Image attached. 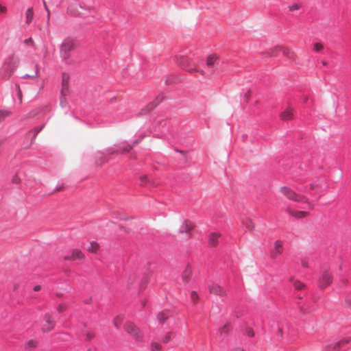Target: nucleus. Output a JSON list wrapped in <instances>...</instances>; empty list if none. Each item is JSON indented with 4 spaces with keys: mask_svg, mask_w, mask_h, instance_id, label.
<instances>
[{
    "mask_svg": "<svg viewBox=\"0 0 351 351\" xmlns=\"http://www.w3.org/2000/svg\"><path fill=\"white\" fill-rule=\"evenodd\" d=\"M99 249V245L97 243L93 241L90 243L89 246L88 247V251L91 253H97Z\"/></svg>",
    "mask_w": 351,
    "mask_h": 351,
    "instance_id": "obj_21",
    "label": "nucleus"
},
{
    "mask_svg": "<svg viewBox=\"0 0 351 351\" xmlns=\"http://www.w3.org/2000/svg\"><path fill=\"white\" fill-rule=\"evenodd\" d=\"M151 349L152 351H160L162 349V346L157 342H152L151 343Z\"/></svg>",
    "mask_w": 351,
    "mask_h": 351,
    "instance_id": "obj_25",
    "label": "nucleus"
},
{
    "mask_svg": "<svg viewBox=\"0 0 351 351\" xmlns=\"http://www.w3.org/2000/svg\"><path fill=\"white\" fill-rule=\"evenodd\" d=\"M169 311H161L157 315V319L160 323H164L169 319Z\"/></svg>",
    "mask_w": 351,
    "mask_h": 351,
    "instance_id": "obj_17",
    "label": "nucleus"
},
{
    "mask_svg": "<svg viewBox=\"0 0 351 351\" xmlns=\"http://www.w3.org/2000/svg\"><path fill=\"white\" fill-rule=\"evenodd\" d=\"M279 192L282 196L289 201L304 203L310 210H313L314 208V205L309 201L307 197L296 193L287 186H280L279 188Z\"/></svg>",
    "mask_w": 351,
    "mask_h": 351,
    "instance_id": "obj_1",
    "label": "nucleus"
},
{
    "mask_svg": "<svg viewBox=\"0 0 351 351\" xmlns=\"http://www.w3.org/2000/svg\"><path fill=\"white\" fill-rule=\"evenodd\" d=\"M84 258L85 255L81 250L78 249H73L71 251L70 254L65 255L63 257V259L64 261H74L77 260H83Z\"/></svg>",
    "mask_w": 351,
    "mask_h": 351,
    "instance_id": "obj_9",
    "label": "nucleus"
},
{
    "mask_svg": "<svg viewBox=\"0 0 351 351\" xmlns=\"http://www.w3.org/2000/svg\"><path fill=\"white\" fill-rule=\"evenodd\" d=\"M220 234L213 232L210 234L208 237V243L210 246L215 247L218 244Z\"/></svg>",
    "mask_w": 351,
    "mask_h": 351,
    "instance_id": "obj_16",
    "label": "nucleus"
},
{
    "mask_svg": "<svg viewBox=\"0 0 351 351\" xmlns=\"http://www.w3.org/2000/svg\"><path fill=\"white\" fill-rule=\"evenodd\" d=\"M171 332H169L165 335L162 340L163 343H167L171 340Z\"/></svg>",
    "mask_w": 351,
    "mask_h": 351,
    "instance_id": "obj_30",
    "label": "nucleus"
},
{
    "mask_svg": "<svg viewBox=\"0 0 351 351\" xmlns=\"http://www.w3.org/2000/svg\"><path fill=\"white\" fill-rule=\"evenodd\" d=\"M231 329V324L230 323L226 322L219 328L218 334L220 336V337H223L227 335L230 332Z\"/></svg>",
    "mask_w": 351,
    "mask_h": 351,
    "instance_id": "obj_15",
    "label": "nucleus"
},
{
    "mask_svg": "<svg viewBox=\"0 0 351 351\" xmlns=\"http://www.w3.org/2000/svg\"><path fill=\"white\" fill-rule=\"evenodd\" d=\"M86 340L90 341L95 337V334L91 331H88L86 332Z\"/></svg>",
    "mask_w": 351,
    "mask_h": 351,
    "instance_id": "obj_32",
    "label": "nucleus"
},
{
    "mask_svg": "<svg viewBox=\"0 0 351 351\" xmlns=\"http://www.w3.org/2000/svg\"><path fill=\"white\" fill-rule=\"evenodd\" d=\"M44 5H45V8H46V10H47V12H48L47 18H48V19H49V16H50L49 10L47 8V5H46L45 2H44Z\"/></svg>",
    "mask_w": 351,
    "mask_h": 351,
    "instance_id": "obj_47",
    "label": "nucleus"
},
{
    "mask_svg": "<svg viewBox=\"0 0 351 351\" xmlns=\"http://www.w3.org/2000/svg\"><path fill=\"white\" fill-rule=\"evenodd\" d=\"M283 243L281 241L277 240L274 242L272 250L270 252V258L276 259L283 252Z\"/></svg>",
    "mask_w": 351,
    "mask_h": 351,
    "instance_id": "obj_8",
    "label": "nucleus"
},
{
    "mask_svg": "<svg viewBox=\"0 0 351 351\" xmlns=\"http://www.w3.org/2000/svg\"><path fill=\"white\" fill-rule=\"evenodd\" d=\"M245 226L246 230L249 232L252 231L255 228V224L251 219H247L245 221Z\"/></svg>",
    "mask_w": 351,
    "mask_h": 351,
    "instance_id": "obj_24",
    "label": "nucleus"
},
{
    "mask_svg": "<svg viewBox=\"0 0 351 351\" xmlns=\"http://www.w3.org/2000/svg\"><path fill=\"white\" fill-rule=\"evenodd\" d=\"M173 59L175 62L183 67L184 69L189 73L199 72L202 75L204 74L203 71L198 70L195 66H191L190 60L187 56L183 55H176L173 57Z\"/></svg>",
    "mask_w": 351,
    "mask_h": 351,
    "instance_id": "obj_2",
    "label": "nucleus"
},
{
    "mask_svg": "<svg viewBox=\"0 0 351 351\" xmlns=\"http://www.w3.org/2000/svg\"><path fill=\"white\" fill-rule=\"evenodd\" d=\"M290 281L293 282L294 288L298 291L302 290L305 287V285L299 280H294L291 278Z\"/></svg>",
    "mask_w": 351,
    "mask_h": 351,
    "instance_id": "obj_22",
    "label": "nucleus"
},
{
    "mask_svg": "<svg viewBox=\"0 0 351 351\" xmlns=\"http://www.w3.org/2000/svg\"><path fill=\"white\" fill-rule=\"evenodd\" d=\"M156 105L153 104H149L147 108H149V110L148 111H151L154 108H155Z\"/></svg>",
    "mask_w": 351,
    "mask_h": 351,
    "instance_id": "obj_43",
    "label": "nucleus"
},
{
    "mask_svg": "<svg viewBox=\"0 0 351 351\" xmlns=\"http://www.w3.org/2000/svg\"><path fill=\"white\" fill-rule=\"evenodd\" d=\"M45 324L43 325L42 331L44 332H49L51 331L55 326L56 322L53 317L49 313L44 315Z\"/></svg>",
    "mask_w": 351,
    "mask_h": 351,
    "instance_id": "obj_6",
    "label": "nucleus"
},
{
    "mask_svg": "<svg viewBox=\"0 0 351 351\" xmlns=\"http://www.w3.org/2000/svg\"><path fill=\"white\" fill-rule=\"evenodd\" d=\"M39 71H40V69H39V66H38V65H37V64H36V76L38 75V73H39Z\"/></svg>",
    "mask_w": 351,
    "mask_h": 351,
    "instance_id": "obj_48",
    "label": "nucleus"
},
{
    "mask_svg": "<svg viewBox=\"0 0 351 351\" xmlns=\"http://www.w3.org/2000/svg\"><path fill=\"white\" fill-rule=\"evenodd\" d=\"M324 49V45L320 43H315L313 44V49L316 52H319Z\"/></svg>",
    "mask_w": 351,
    "mask_h": 351,
    "instance_id": "obj_26",
    "label": "nucleus"
},
{
    "mask_svg": "<svg viewBox=\"0 0 351 351\" xmlns=\"http://www.w3.org/2000/svg\"><path fill=\"white\" fill-rule=\"evenodd\" d=\"M26 23L29 25L34 18V11L32 8H29L25 12Z\"/></svg>",
    "mask_w": 351,
    "mask_h": 351,
    "instance_id": "obj_20",
    "label": "nucleus"
},
{
    "mask_svg": "<svg viewBox=\"0 0 351 351\" xmlns=\"http://www.w3.org/2000/svg\"><path fill=\"white\" fill-rule=\"evenodd\" d=\"M218 60V56L216 54L209 56L206 59V65L209 67L214 66Z\"/></svg>",
    "mask_w": 351,
    "mask_h": 351,
    "instance_id": "obj_18",
    "label": "nucleus"
},
{
    "mask_svg": "<svg viewBox=\"0 0 351 351\" xmlns=\"http://www.w3.org/2000/svg\"><path fill=\"white\" fill-rule=\"evenodd\" d=\"M75 43L71 38H65L60 45V53L64 60H66L70 57V52L75 49Z\"/></svg>",
    "mask_w": 351,
    "mask_h": 351,
    "instance_id": "obj_3",
    "label": "nucleus"
},
{
    "mask_svg": "<svg viewBox=\"0 0 351 351\" xmlns=\"http://www.w3.org/2000/svg\"><path fill=\"white\" fill-rule=\"evenodd\" d=\"M287 212L289 215H290L291 217L300 219L303 218H306L309 215V213L304 210H297L292 208H287Z\"/></svg>",
    "mask_w": 351,
    "mask_h": 351,
    "instance_id": "obj_11",
    "label": "nucleus"
},
{
    "mask_svg": "<svg viewBox=\"0 0 351 351\" xmlns=\"http://www.w3.org/2000/svg\"><path fill=\"white\" fill-rule=\"evenodd\" d=\"M346 343H347V341H344V340H343V341H339V342L336 343L335 346L333 348H334V349H336V348H339V347H341L342 345L346 344Z\"/></svg>",
    "mask_w": 351,
    "mask_h": 351,
    "instance_id": "obj_37",
    "label": "nucleus"
},
{
    "mask_svg": "<svg viewBox=\"0 0 351 351\" xmlns=\"http://www.w3.org/2000/svg\"><path fill=\"white\" fill-rule=\"evenodd\" d=\"M42 128H43V127H41V128H40L36 129V134H37L38 132H39L42 130Z\"/></svg>",
    "mask_w": 351,
    "mask_h": 351,
    "instance_id": "obj_50",
    "label": "nucleus"
},
{
    "mask_svg": "<svg viewBox=\"0 0 351 351\" xmlns=\"http://www.w3.org/2000/svg\"><path fill=\"white\" fill-rule=\"evenodd\" d=\"M41 289V287L40 285H36L34 287V291H40Z\"/></svg>",
    "mask_w": 351,
    "mask_h": 351,
    "instance_id": "obj_45",
    "label": "nucleus"
},
{
    "mask_svg": "<svg viewBox=\"0 0 351 351\" xmlns=\"http://www.w3.org/2000/svg\"><path fill=\"white\" fill-rule=\"evenodd\" d=\"M301 265L303 267H308V263L305 260H302L301 261Z\"/></svg>",
    "mask_w": 351,
    "mask_h": 351,
    "instance_id": "obj_42",
    "label": "nucleus"
},
{
    "mask_svg": "<svg viewBox=\"0 0 351 351\" xmlns=\"http://www.w3.org/2000/svg\"><path fill=\"white\" fill-rule=\"evenodd\" d=\"M192 276V270L191 268L187 267L184 269V271L182 273V278L183 281L185 282H188L189 280L191 279Z\"/></svg>",
    "mask_w": 351,
    "mask_h": 351,
    "instance_id": "obj_19",
    "label": "nucleus"
},
{
    "mask_svg": "<svg viewBox=\"0 0 351 351\" xmlns=\"http://www.w3.org/2000/svg\"><path fill=\"white\" fill-rule=\"evenodd\" d=\"M191 300L193 302V303L196 304L199 300V295L195 291H193L191 293Z\"/></svg>",
    "mask_w": 351,
    "mask_h": 351,
    "instance_id": "obj_27",
    "label": "nucleus"
},
{
    "mask_svg": "<svg viewBox=\"0 0 351 351\" xmlns=\"http://www.w3.org/2000/svg\"><path fill=\"white\" fill-rule=\"evenodd\" d=\"M247 334L250 337H254V331L252 329L248 330Z\"/></svg>",
    "mask_w": 351,
    "mask_h": 351,
    "instance_id": "obj_46",
    "label": "nucleus"
},
{
    "mask_svg": "<svg viewBox=\"0 0 351 351\" xmlns=\"http://www.w3.org/2000/svg\"><path fill=\"white\" fill-rule=\"evenodd\" d=\"M322 64H323V65H325V66L327 65V62L326 61H322Z\"/></svg>",
    "mask_w": 351,
    "mask_h": 351,
    "instance_id": "obj_51",
    "label": "nucleus"
},
{
    "mask_svg": "<svg viewBox=\"0 0 351 351\" xmlns=\"http://www.w3.org/2000/svg\"><path fill=\"white\" fill-rule=\"evenodd\" d=\"M14 182H15V183H18V182H17V180H14Z\"/></svg>",
    "mask_w": 351,
    "mask_h": 351,
    "instance_id": "obj_53",
    "label": "nucleus"
},
{
    "mask_svg": "<svg viewBox=\"0 0 351 351\" xmlns=\"http://www.w3.org/2000/svg\"><path fill=\"white\" fill-rule=\"evenodd\" d=\"M300 8L299 4L295 3L289 7L290 11H296L298 10Z\"/></svg>",
    "mask_w": 351,
    "mask_h": 351,
    "instance_id": "obj_31",
    "label": "nucleus"
},
{
    "mask_svg": "<svg viewBox=\"0 0 351 351\" xmlns=\"http://www.w3.org/2000/svg\"><path fill=\"white\" fill-rule=\"evenodd\" d=\"M12 71H10L7 75H6V77L8 78L10 77L11 74H12Z\"/></svg>",
    "mask_w": 351,
    "mask_h": 351,
    "instance_id": "obj_49",
    "label": "nucleus"
},
{
    "mask_svg": "<svg viewBox=\"0 0 351 351\" xmlns=\"http://www.w3.org/2000/svg\"><path fill=\"white\" fill-rule=\"evenodd\" d=\"M69 75L64 74L62 80V89L61 94L62 96H66L69 93Z\"/></svg>",
    "mask_w": 351,
    "mask_h": 351,
    "instance_id": "obj_13",
    "label": "nucleus"
},
{
    "mask_svg": "<svg viewBox=\"0 0 351 351\" xmlns=\"http://www.w3.org/2000/svg\"><path fill=\"white\" fill-rule=\"evenodd\" d=\"M250 91H247V93L245 94V99L247 101L250 99Z\"/></svg>",
    "mask_w": 351,
    "mask_h": 351,
    "instance_id": "obj_44",
    "label": "nucleus"
},
{
    "mask_svg": "<svg viewBox=\"0 0 351 351\" xmlns=\"http://www.w3.org/2000/svg\"><path fill=\"white\" fill-rule=\"evenodd\" d=\"M37 345H38L37 341H36L34 339L29 340L25 344V349L32 350L34 349L35 348H36Z\"/></svg>",
    "mask_w": 351,
    "mask_h": 351,
    "instance_id": "obj_23",
    "label": "nucleus"
},
{
    "mask_svg": "<svg viewBox=\"0 0 351 351\" xmlns=\"http://www.w3.org/2000/svg\"><path fill=\"white\" fill-rule=\"evenodd\" d=\"M280 53L289 59H294L295 56L292 49L280 46L276 47L271 49V56H277Z\"/></svg>",
    "mask_w": 351,
    "mask_h": 351,
    "instance_id": "obj_5",
    "label": "nucleus"
},
{
    "mask_svg": "<svg viewBox=\"0 0 351 351\" xmlns=\"http://www.w3.org/2000/svg\"><path fill=\"white\" fill-rule=\"evenodd\" d=\"M132 148V145H126L122 148V153H126L130 152Z\"/></svg>",
    "mask_w": 351,
    "mask_h": 351,
    "instance_id": "obj_33",
    "label": "nucleus"
},
{
    "mask_svg": "<svg viewBox=\"0 0 351 351\" xmlns=\"http://www.w3.org/2000/svg\"><path fill=\"white\" fill-rule=\"evenodd\" d=\"M147 180V176H143L141 177V181L142 182V184H145Z\"/></svg>",
    "mask_w": 351,
    "mask_h": 351,
    "instance_id": "obj_41",
    "label": "nucleus"
},
{
    "mask_svg": "<svg viewBox=\"0 0 351 351\" xmlns=\"http://www.w3.org/2000/svg\"><path fill=\"white\" fill-rule=\"evenodd\" d=\"M7 12V8L0 4V13L5 14Z\"/></svg>",
    "mask_w": 351,
    "mask_h": 351,
    "instance_id": "obj_40",
    "label": "nucleus"
},
{
    "mask_svg": "<svg viewBox=\"0 0 351 351\" xmlns=\"http://www.w3.org/2000/svg\"><path fill=\"white\" fill-rule=\"evenodd\" d=\"M137 143H138V141H134V143H133V144H134V145H136V144H137Z\"/></svg>",
    "mask_w": 351,
    "mask_h": 351,
    "instance_id": "obj_52",
    "label": "nucleus"
},
{
    "mask_svg": "<svg viewBox=\"0 0 351 351\" xmlns=\"http://www.w3.org/2000/svg\"><path fill=\"white\" fill-rule=\"evenodd\" d=\"M123 322V317L121 316H117L114 319V324L118 328Z\"/></svg>",
    "mask_w": 351,
    "mask_h": 351,
    "instance_id": "obj_28",
    "label": "nucleus"
},
{
    "mask_svg": "<svg viewBox=\"0 0 351 351\" xmlns=\"http://www.w3.org/2000/svg\"><path fill=\"white\" fill-rule=\"evenodd\" d=\"M332 281V276L328 271H325L322 274L319 278V284L321 289H324L331 284Z\"/></svg>",
    "mask_w": 351,
    "mask_h": 351,
    "instance_id": "obj_10",
    "label": "nucleus"
},
{
    "mask_svg": "<svg viewBox=\"0 0 351 351\" xmlns=\"http://www.w3.org/2000/svg\"><path fill=\"white\" fill-rule=\"evenodd\" d=\"M125 330L135 341L141 342L143 341L144 335L140 328L132 322H128L125 325Z\"/></svg>",
    "mask_w": 351,
    "mask_h": 351,
    "instance_id": "obj_4",
    "label": "nucleus"
},
{
    "mask_svg": "<svg viewBox=\"0 0 351 351\" xmlns=\"http://www.w3.org/2000/svg\"><path fill=\"white\" fill-rule=\"evenodd\" d=\"M14 182H15V183H18V182H17V180H14Z\"/></svg>",
    "mask_w": 351,
    "mask_h": 351,
    "instance_id": "obj_54",
    "label": "nucleus"
},
{
    "mask_svg": "<svg viewBox=\"0 0 351 351\" xmlns=\"http://www.w3.org/2000/svg\"><path fill=\"white\" fill-rule=\"evenodd\" d=\"M320 188V186L317 184H316L315 182H313V183H311L310 184V189L311 190H317Z\"/></svg>",
    "mask_w": 351,
    "mask_h": 351,
    "instance_id": "obj_35",
    "label": "nucleus"
},
{
    "mask_svg": "<svg viewBox=\"0 0 351 351\" xmlns=\"http://www.w3.org/2000/svg\"><path fill=\"white\" fill-rule=\"evenodd\" d=\"M280 118L282 121H289L293 119V110L289 107L280 114Z\"/></svg>",
    "mask_w": 351,
    "mask_h": 351,
    "instance_id": "obj_12",
    "label": "nucleus"
},
{
    "mask_svg": "<svg viewBox=\"0 0 351 351\" xmlns=\"http://www.w3.org/2000/svg\"><path fill=\"white\" fill-rule=\"evenodd\" d=\"M208 291L210 294L225 297L227 295L226 290L221 285L217 283H212L208 287Z\"/></svg>",
    "mask_w": 351,
    "mask_h": 351,
    "instance_id": "obj_7",
    "label": "nucleus"
},
{
    "mask_svg": "<svg viewBox=\"0 0 351 351\" xmlns=\"http://www.w3.org/2000/svg\"><path fill=\"white\" fill-rule=\"evenodd\" d=\"M231 351H245V350L242 347L236 346V347L232 348L231 349Z\"/></svg>",
    "mask_w": 351,
    "mask_h": 351,
    "instance_id": "obj_39",
    "label": "nucleus"
},
{
    "mask_svg": "<svg viewBox=\"0 0 351 351\" xmlns=\"http://www.w3.org/2000/svg\"><path fill=\"white\" fill-rule=\"evenodd\" d=\"M194 228L193 224L189 221H184L180 226L179 232L180 233H189Z\"/></svg>",
    "mask_w": 351,
    "mask_h": 351,
    "instance_id": "obj_14",
    "label": "nucleus"
},
{
    "mask_svg": "<svg viewBox=\"0 0 351 351\" xmlns=\"http://www.w3.org/2000/svg\"><path fill=\"white\" fill-rule=\"evenodd\" d=\"M24 43L25 45H34V40H33V39L32 38H29L27 39H25L24 40Z\"/></svg>",
    "mask_w": 351,
    "mask_h": 351,
    "instance_id": "obj_36",
    "label": "nucleus"
},
{
    "mask_svg": "<svg viewBox=\"0 0 351 351\" xmlns=\"http://www.w3.org/2000/svg\"><path fill=\"white\" fill-rule=\"evenodd\" d=\"M66 309V306L64 304H60L57 308V311L60 313L64 312Z\"/></svg>",
    "mask_w": 351,
    "mask_h": 351,
    "instance_id": "obj_34",
    "label": "nucleus"
},
{
    "mask_svg": "<svg viewBox=\"0 0 351 351\" xmlns=\"http://www.w3.org/2000/svg\"><path fill=\"white\" fill-rule=\"evenodd\" d=\"M346 304L348 307H351V293L348 295L346 300Z\"/></svg>",
    "mask_w": 351,
    "mask_h": 351,
    "instance_id": "obj_38",
    "label": "nucleus"
},
{
    "mask_svg": "<svg viewBox=\"0 0 351 351\" xmlns=\"http://www.w3.org/2000/svg\"><path fill=\"white\" fill-rule=\"evenodd\" d=\"M10 115V112L7 110H0V122L4 120Z\"/></svg>",
    "mask_w": 351,
    "mask_h": 351,
    "instance_id": "obj_29",
    "label": "nucleus"
}]
</instances>
